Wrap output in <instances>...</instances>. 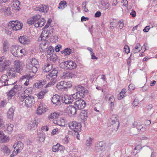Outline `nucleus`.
<instances>
[{
  "label": "nucleus",
  "instance_id": "nucleus-1",
  "mask_svg": "<svg viewBox=\"0 0 157 157\" xmlns=\"http://www.w3.org/2000/svg\"><path fill=\"white\" fill-rule=\"evenodd\" d=\"M13 55L16 57H21L25 56L26 53L25 49H22L21 47L18 45L12 46L10 50Z\"/></svg>",
  "mask_w": 157,
  "mask_h": 157
},
{
  "label": "nucleus",
  "instance_id": "nucleus-2",
  "mask_svg": "<svg viewBox=\"0 0 157 157\" xmlns=\"http://www.w3.org/2000/svg\"><path fill=\"white\" fill-rule=\"evenodd\" d=\"M25 95V94H22L21 95L20 100L23 101L25 100V105L27 108H30L32 105L35 102L34 97L32 96H29Z\"/></svg>",
  "mask_w": 157,
  "mask_h": 157
},
{
  "label": "nucleus",
  "instance_id": "nucleus-3",
  "mask_svg": "<svg viewBox=\"0 0 157 157\" xmlns=\"http://www.w3.org/2000/svg\"><path fill=\"white\" fill-rule=\"evenodd\" d=\"M75 88L77 92L74 94L75 95L77 99L83 98L84 96L88 92V90H85V88L81 86H75Z\"/></svg>",
  "mask_w": 157,
  "mask_h": 157
},
{
  "label": "nucleus",
  "instance_id": "nucleus-4",
  "mask_svg": "<svg viewBox=\"0 0 157 157\" xmlns=\"http://www.w3.org/2000/svg\"><path fill=\"white\" fill-rule=\"evenodd\" d=\"M8 25L10 28L9 29L11 28L13 30L15 31H17L21 29L23 26L22 24L18 22L17 20L12 21L9 22Z\"/></svg>",
  "mask_w": 157,
  "mask_h": 157
},
{
  "label": "nucleus",
  "instance_id": "nucleus-5",
  "mask_svg": "<svg viewBox=\"0 0 157 157\" xmlns=\"http://www.w3.org/2000/svg\"><path fill=\"white\" fill-rule=\"evenodd\" d=\"M69 126L70 128L74 132H78L81 130V125L80 124L74 121L69 123Z\"/></svg>",
  "mask_w": 157,
  "mask_h": 157
},
{
  "label": "nucleus",
  "instance_id": "nucleus-6",
  "mask_svg": "<svg viewBox=\"0 0 157 157\" xmlns=\"http://www.w3.org/2000/svg\"><path fill=\"white\" fill-rule=\"evenodd\" d=\"M48 110L47 107L43 102H40L36 110V113L41 115L45 113Z\"/></svg>",
  "mask_w": 157,
  "mask_h": 157
},
{
  "label": "nucleus",
  "instance_id": "nucleus-7",
  "mask_svg": "<svg viewBox=\"0 0 157 157\" xmlns=\"http://www.w3.org/2000/svg\"><path fill=\"white\" fill-rule=\"evenodd\" d=\"M77 99L75 95L74 94L69 95H66L62 98V101L66 104H70Z\"/></svg>",
  "mask_w": 157,
  "mask_h": 157
},
{
  "label": "nucleus",
  "instance_id": "nucleus-8",
  "mask_svg": "<svg viewBox=\"0 0 157 157\" xmlns=\"http://www.w3.org/2000/svg\"><path fill=\"white\" fill-rule=\"evenodd\" d=\"M11 64L10 60H7L6 58L2 56L0 59V68L3 70L5 68Z\"/></svg>",
  "mask_w": 157,
  "mask_h": 157
},
{
  "label": "nucleus",
  "instance_id": "nucleus-9",
  "mask_svg": "<svg viewBox=\"0 0 157 157\" xmlns=\"http://www.w3.org/2000/svg\"><path fill=\"white\" fill-rule=\"evenodd\" d=\"M18 40L21 44L25 45H28L30 42V38L26 35L20 36L18 37Z\"/></svg>",
  "mask_w": 157,
  "mask_h": 157
},
{
  "label": "nucleus",
  "instance_id": "nucleus-10",
  "mask_svg": "<svg viewBox=\"0 0 157 157\" xmlns=\"http://www.w3.org/2000/svg\"><path fill=\"white\" fill-rule=\"evenodd\" d=\"M58 72L57 70L53 69L52 71L46 75V78L51 80L55 79L57 75Z\"/></svg>",
  "mask_w": 157,
  "mask_h": 157
},
{
  "label": "nucleus",
  "instance_id": "nucleus-11",
  "mask_svg": "<svg viewBox=\"0 0 157 157\" xmlns=\"http://www.w3.org/2000/svg\"><path fill=\"white\" fill-rule=\"evenodd\" d=\"M86 102L82 99L78 100L75 101V105L77 109H81L84 108L86 105Z\"/></svg>",
  "mask_w": 157,
  "mask_h": 157
},
{
  "label": "nucleus",
  "instance_id": "nucleus-12",
  "mask_svg": "<svg viewBox=\"0 0 157 157\" xmlns=\"http://www.w3.org/2000/svg\"><path fill=\"white\" fill-rule=\"evenodd\" d=\"M105 147V143L103 141L97 142L95 145V149L97 151H102Z\"/></svg>",
  "mask_w": 157,
  "mask_h": 157
},
{
  "label": "nucleus",
  "instance_id": "nucleus-13",
  "mask_svg": "<svg viewBox=\"0 0 157 157\" xmlns=\"http://www.w3.org/2000/svg\"><path fill=\"white\" fill-rule=\"evenodd\" d=\"M64 65L67 68L70 70L74 69L77 66L75 62L71 60L65 62Z\"/></svg>",
  "mask_w": 157,
  "mask_h": 157
},
{
  "label": "nucleus",
  "instance_id": "nucleus-14",
  "mask_svg": "<svg viewBox=\"0 0 157 157\" xmlns=\"http://www.w3.org/2000/svg\"><path fill=\"white\" fill-rule=\"evenodd\" d=\"M33 9L36 11H38L41 12L47 13L48 10V7L46 6L41 5L37 7L34 6Z\"/></svg>",
  "mask_w": 157,
  "mask_h": 157
},
{
  "label": "nucleus",
  "instance_id": "nucleus-15",
  "mask_svg": "<svg viewBox=\"0 0 157 157\" xmlns=\"http://www.w3.org/2000/svg\"><path fill=\"white\" fill-rule=\"evenodd\" d=\"M18 86L17 85H15L13 87V88L8 92L7 94L8 99H10L17 92L18 89Z\"/></svg>",
  "mask_w": 157,
  "mask_h": 157
},
{
  "label": "nucleus",
  "instance_id": "nucleus-16",
  "mask_svg": "<svg viewBox=\"0 0 157 157\" xmlns=\"http://www.w3.org/2000/svg\"><path fill=\"white\" fill-rule=\"evenodd\" d=\"M8 76L6 75H3L1 76L0 80L2 83H4L3 85L4 86L14 84V83L12 84L8 83Z\"/></svg>",
  "mask_w": 157,
  "mask_h": 157
},
{
  "label": "nucleus",
  "instance_id": "nucleus-17",
  "mask_svg": "<svg viewBox=\"0 0 157 157\" xmlns=\"http://www.w3.org/2000/svg\"><path fill=\"white\" fill-rule=\"evenodd\" d=\"M14 64L16 71L18 73H20L22 68V62L19 60H15L14 62Z\"/></svg>",
  "mask_w": 157,
  "mask_h": 157
},
{
  "label": "nucleus",
  "instance_id": "nucleus-18",
  "mask_svg": "<svg viewBox=\"0 0 157 157\" xmlns=\"http://www.w3.org/2000/svg\"><path fill=\"white\" fill-rule=\"evenodd\" d=\"M39 46L42 51H44L49 46V42L47 40H41Z\"/></svg>",
  "mask_w": 157,
  "mask_h": 157
},
{
  "label": "nucleus",
  "instance_id": "nucleus-19",
  "mask_svg": "<svg viewBox=\"0 0 157 157\" xmlns=\"http://www.w3.org/2000/svg\"><path fill=\"white\" fill-rule=\"evenodd\" d=\"M67 110L69 114L71 116H74L76 113V108L73 105H69L67 107Z\"/></svg>",
  "mask_w": 157,
  "mask_h": 157
},
{
  "label": "nucleus",
  "instance_id": "nucleus-20",
  "mask_svg": "<svg viewBox=\"0 0 157 157\" xmlns=\"http://www.w3.org/2000/svg\"><path fill=\"white\" fill-rule=\"evenodd\" d=\"M26 68L29 72L36 73L37 71V68L36 66H34L29 62L26 65Z\"/></svg>",
  "mask_w": 157,
  "mask_h": 157
},
{
  "label": "nucleus",
  "instance_id": "nucleus-21",
  "mask_svg": "<svg viewBox=\"0 0 157 157\" xmlns=\"http://www.w3.org/2000/svg\"><path fill=\"white\" fill-rule=\"evenodd\" d=\"M13 147L14 149L16 150L17 151L19 152V151L21 150L24 147L23 144L21 141L17 142V144L13 145Z\"/></svg>",
  "mask_w": 157,
  "mask_h": 157
},
{
  "label": "nucleus",
  "instance_id": "nucleus-22",
  "mask_svg": "<svg viewBox=\"0 0 157 157\" xmlns=\"http://www.w3.org/2000/svg\"><path fill=\"white\" fill-rule=\"evenodd\" d=\"M60 97L58 95L56 94L53 96L52 101L54 104L58 105L60 104Z\"/></svg>",
  "mask_w": 157,
  "mask_h": 157
},
{
  "label": "nucleus",
  "instance_id": "nucleus-23",
  "mask_svg": "<svg viewBox=\"0 0 157 157\" xmlns=\"http://www.w3.org/2000/svg\"><path fill=\"white\" fill-rule=\"evenodd\" d=\"M133 126L134 127H136L138 130H139L142 132L146 130V128L144 127H143L140 123L136 121H135L133 123Z\"/></svg>",
  "mask_w": 157,
  "mask_h": 157
},
{
  "label": "nucleus",
  "instance_id": "nucleus-24",
  "mask_svg": "<svg viewBox=\"0 0 157 157\" xmlns=\"http://www.w3.org/2000/svg\"><path fill=\"white\" fill-rule=\"evenodd\" d=\"M1 11L2 13L7 15H10L11 14L10 8L5 6L1 7Z\"/></svg>",
  "mask_w": 157,
  "mask_h": 157
},
{
  "label": "nucleus",
  "instance_id": "nucleus-25",
  "mask_svg": "<svg viewBox=\"0 0 157 157\" xmlns=\"http://www.w3.org/2000/svg\"><path fill=\"white\" fill-rule=\"evenodd\" d=\"M16 71L14 68H11L7 73V75L10 78L15 77L16 76Z\"/></svg>",
  "mask_w": 157,
  "mask_h": 157
},
{
  "label": "nucleus",
  "instance_id": "nucleus-26",
  "mask_svg": "<svg viewBox=\"0 0 157 157\" xmlns=\"http://www.w3.org/2000/svg\"><path fill=\"white\" fill-rule=\"evenodd\" d=\"M51 33L50 32H47L46 31H42L40 36V40H46V39L48 37V36Z\"/></svg>",
  "mask_w": 157,
  "mask_h": 157
},
{
  "label": "nucleus",
  "instance_id": "nucleus-27",
  "mask_svg": "<svg viewBox=\"0 0 157 157\" xmlns=\"http://www.w3.org/2000/svg\"><path fill=\"white\" fill-rule=\"evenodd\" d=\"M52 65L49 63H46L42 67L43 70L44 72H49L52 69Z\"/></svg>",
  "mask_w": 157,
  "mask_h": 157
},
{
  "label": "nucleus",
  "instance_id": "nucleus-28",
  "mask_svg": "<svg viewBox=\"0 0 157 157\" xmlns=\"http://www.w3.org/2000/svg\"><path fill=\"white\" fill-rule=\"evenodd\" d=\"M88 111L86 110H83L81 111L80 113L81 118L83 121L86 120L88 117Z\"/></svg>",
  "mask_w": 157,
  "mask_h": 157
},
{
  "label": "nucleus",
  "instance_id": "nucleus-29",
  "mask_svg": "<svg viewBox=\"0 0 157 157\" xmlns=\"http://www.w3.org/2000/svg\"><path fill=\"white\" fill-rule=\"evenodd\" d=\"M47 81L46 79H45L41 80L38 82L35 83V85L36 88H40L43 86L46 83Z\"/></svg>",
  "mask_w": 157,
  "mask_h": 157
},
{
  "label": "nucleus",
  "instance_id": "nucleus-30",
  "mask_svg": "<svg viewBox=\"0 0 157 157\" xmlns=\"http://www.w3.org/2000/svg\"><path fill=\"white\" fill-rule=\"evenodd\" d=\"M15 109V108L13 106H12L9 109L7 113L8 117L9 118L13 119Z\"/></svg>",
  "mask_w": 157,
  "mask_h": 157
},
{
  "label": "nucleus",
  "instance_id": "nucleus-31",
  "mask_svg": "<svg viewBox=\"0 0 157 157\" xmlns=\"http://www.w3.org/2000/svg\"><path fill=\"white\" fill-rule=\"evenodd\" d=\"M45 22L46 21L44 18H42L34 24L35 27L36 28L42 27L44 26Z\"/></svg>",
  "mask_w": 157,
  "mask_h": 157
},
{
  "label": "nucleus",
  "instance_id": "nucleus-32",
  "mask_svg": "<svg viewBox=\"0 0 157 157\" xmlns=\"http://www.w3.org/2000/svg\"><path fill=\"white\" fill-rule=\"evenodd\" d=\"M110 126L111 127L112 131H117L118 129L119 126V121H117L115 123H111Z\"/></svg>",
  "mask_w": 157,
  "mask_h": 157
},
{
  "label": "nucleus",
  "instance_id": "nucleus-33",
  "mask_svg": "<svg viewBox=\"0 0 157 157\" xmlns=\"http://www.w3.org/2000/svg\"><path fill=\"white\" fill-rule=\"evenodd\" d=\"M13 6L16 10H19L21 9L20 2L18 0H13Z\"/></svg>",
  "mask_w": 157,
  "mask_h": 157
},
{
  "label": "nucleus",
  "instance_id": "nucleus-34",
  "mask_svg": "<svg viewBox=\"0 0 157 157\" xmlns=\"http://www.w3.org/2000/svg\"><path fill=\"white\" fill-rule=\"evenodd\" d=\"M1 151H3L5 154L8 155L10 153V150L5 145H2L1 147Z\"/></svg>",
  "mask_w": 157,
  "mask_h": 157
},
{
  "label": "nucleus",
  "instance_id": "nucleus-35",
  "mask_svg": "<svg viewBox=\"0 0 157 157\" xmlns=\"http://www.w3.org/2000/svg\"><path fill=\"white\" fill-rule=\"evenodd\" d=\"M73 74L72 73L64 72L62 74V78L65 79L71 78L73 76Z\"/></svg>",
  "mask_w": 157,
  "mask_h": 157
},
{
  "label": "nucleus",
  "instance_id": "nucleus-36",
  "mask_svg": "<svg viewBox=\"0 0 157 157\" xmlns=\"http://www.w3.org/2000/svg\"><path fill=\"white\" fill-rule=\"evenodd\" d=\"M47 92L46 90H42L37 95V97L38 99H42L45 95V94Z\"/></svg>",
  "mask_w": 157,
  "mask_h": 157
},
{
  "label": "nucleus",
  "instance_id": "nucleus-37",
  "mask_svg": "<svg viewBox=\"0 0 157 157\" xmlns=\"http://www.w3.org/2000/svg\"><path fill=\"white\" fill-rule=\"evenodd\" d=\"M117 116L116 115H113L110 117V123H115L117 121H119L118 120Z\"/></svg>",
  "mask_w": 157,
  "mask_h": 157
},
{
  "label": "nucleus",
  "instance_id": "nucleus-38",
  "mask_svg": "<svg viewBox=\"0 0 157 157\" xmlns=\"http://www.w3.org/2000/svg\"><path fill=\"white\" fill-rule=\"evenodd\" d=\"M36 126L37 125L35 122H31L28 125L27 128L28 129L30 130H34L35 129V128L36 127Z\"/></svg>",
  "mask_w": 157,
  "mask_h": 157
},
{
  "label": "nucleus",
  "instance_id": "nucleus-39",
  "mask_svg": "<svg viewBox=\"0 0 157 157\" xmlns=\"http://www.w3.org/2000/svg\"><path fill=\"white\" fill-rule=\"evenodd\" d=\"M0 138V143H5L8 141L9 139V137L3 134Z\"/></svg>",
  "mask_w": 157,
  "mask_h": 157
},
{
  "label": "nucleus",
  "instance_id": "nucleus-40",
  "mask_svg": "<svg viewBox=\"0 0 157 157\" xmlns=\"http://www.w3.org/2000/svg\"><path fill=\"white\" fill-rule=\"evenodd\" d=\"M61 52L64 56H66L71 54V50L70 48H67L65 49L64 50L61 51Z\"/></svg>",
  "mask_w": 157,
  "mask_h": 157
},
{
  "label": "nucleus",
  "instance_id": "nucleus-41",
  "mask_svg": "<svg viewBox=\"0 0 157 157\" xmlns=\"http://www.w3.org/2000/svg\"><path fill=\"white\" fill-rule=\"evenodd\" d=\"M67 6V4L65 1H61L59 3L58 8L59 9H63Z\"/></svg>",
  "mask_w": 157,
  "mask_h": 157
},
{
  "label": "nucleus",
  "instance_id": "nucleus-42",
  "mask_svg": "<svg viewBox=\"0 0 157 157\" xmlns=\"http://www.w3.org/2000/svg\"><path fill=\"white\" fill-rule=\"evenodd\" d=\"M59 116V114L56 112H54L52 113L50 116H49V117L51 119H55L57 118Z\"/></svg>",
  "mask_w": 157,
  "mask_h": 157
},
{
  "label": "nucleus",
  "instance_id": "nucleus-43",
  "mask_svg": "<svg viewBox=\"0 0 157 157\" xmlns=\"http://www.w3.org/2000/svg\"><path fill=\"white\" fill-rule=\"evenodd\" d=\"M30 73L28 74L27 75H25L22 76V78L24 79V78H31L33 77L36 73H34L31 72H29Z\"/></svg>",
  "mask_w": 157,
  "mask_h": 157
},
{
  "label": "nucleus",
  "instance_id": "nucleus-44",
  "mask_svg": "<svg viewBox=\"0 0 157 157\" xmlns=\"http://www.w3.org/2000/svg\"><path fill=\"white\" fill-rule=\"evenodd\" d=\"M29 62L34 66L37 65L38 63L37 60L35 58L30 59Z\"/></svg>",
  "mask_w": 157,
  "mask_h": 157
},
{
  "label": "nucleus",
  "instance_id": "nucleus-45",
  "mask_svg": "<svg viewBox=\"0 0 157 157\" xmlns=\"http://www.w3.org/2000/svg\"><path fill=\"white\" fill-rule=\"evenodd\" d=\"M54 52V49L53 47L51 46H50L48 50L46 51V53L48 55H50L51 54H53L52 53Z\"/></svg>",
  "mask_w": 157,
  "mask_h": 157
},
{
  "label": "nucleus",
  "instance_id": "nucleus-46",
  "mask_svg": "<svg viewBox=\"0 0 157 157\" xmlns=\"http://www.w3.org/2000/svg\"><path fill=\"white\" fill-rule=\"evenodd\" d=\"M57 56L55 54H52L49 57L50 61L55 62L57 59Z\"/></svg>",
  "mask_w": 157,
  "mask_h": 157
},
{
  "label": "nucleus",
  "instance_id": "nucleus-47",
  "mask_svg": "<svg viewBox=\"0 0 157 157\" xmlns=\"http://www.w3.org/2000/svg\"><path fill=\"white\" fill-rule=\"evenodd\" d=\"M64 81H61L58 83L57 87L58 89H61L64 88Z\"/></svg>",
  "mask_w": 157,
  "mask_h": 157
},
{
  "label": "nucleus",
  "instance_id": "nucleus-48",
  "mask_svg": "<svg viewBox=\"0 0 157 157\" xmlns=\"http://www.w3.org/2000/svg\"><path fill=\"white\" fill-rule=\"evenodd\" d=\"M72 86V83L71 81L65 82L64 81V88H67L68 87H70Z\"/></svg>",
  "mask_w": 157,
  "mask_h": 157
},
{
  "label": "nucleus",
  "instance_id": "nucleus-49",
  "mask_svg": "<svg viewBox=\"0 0 157 157\" xmlns=\"http://www.w3.org/2000/svg\"><path fill=\"white\" fill-rule=\"evenodd\" d=\"M41 17L39 15H36V16H33V18L35 24L37 23V22L39 21V20L40 19Z\"/></svg>",
  "mask_w": 157,
  "mask_h": 157
},
{
  "label": "nucleus",
  "instance_id": "nucleus-50",
  "mask_svg": "<svg viewBox=\"0 0 157 157\" xmlns=\"http://www.w3.org/2000/svg\"><path fill=\"white\" fill-rule=\"evenodd\" d=\"M39 141L41 142H43L45 140V135L43 133H40L39 134Z\"/></svg>",
  "mask_w": 157,
  "mask_h": 157
},
{
  "label": "nucleus",
  "instance_id": "nucleus-51",
  "mask_svg": "<svg viewBox=\"0 0 157 157\" xmlns=\"http://www.w3.org/2000/svg\"><path fill=\"white\" fill-rule=\"evenodd\" d=\"M140 47V44H136V46L135 48L134 52L136 53L140 52L141 50V48Z\"/></svg>",
  "mask_w": 157,
  "mask_h": 157
},
{
  "label": "nucleus",
  "instance_id": "nucleus-52",
  "mask_svg": "<svg viewBox=\"0 0 157 157\" xmlns=\"http://www.w3.org/2000/svg\"><path fill=\"white\" fill-rule=\"evenodd\" d=\"M13 125L11 124H8L7 125V131L10 132H12L13 130Z\"/></svg>",
  "mask_w": 157,
  "mask_h": 157
},
{
  "label": "nucleus",
  "instance_id": "nucleus-53",
  "mask_svg": "<svg viewBox=\"0 0 157 157\" xmlns=\"http://www.w3.org/2000/svg\"><path fill=\"white\" fill-rule=\"evenodd\" d=\"M102 5L104 9L106 10L109 8L110 4L108 2H104V3L102 4Z\"/></svg>",
  "mask_w": 157,
  "mask_h": 157
},
{
  "label": "nucleus",
  "instance_id": "nucleus-54",
  "mask_svg": "<svg viewBox=\"0 0 157 157\" xmlns=\"http://www.w3.org/2000/svg\"><path fill=\"white\" fill-rule=\"evenodd\" d=\"M92 139L90 137L89 139L87 140L86 142V145L87 146H90L92 143Z\"/></svg>",
  "mask_w": 157,
  "mask_h": 157
},
{
  "label": "nucleus",
  "instance_id": "nucleus-55",
  "mask_svg": "<svg viewBox=\"0 0 157 157\" xmlns=\"http://www.w3.org/2000/svg\"><path fill=\"white\" fill-rule=\"evenodd\" d=\"M50 82H49L47 85L45 86V88L51 86L53 85L55 83L56 80L55 79H53Z\"/></svg>",
  "mask_w": 157,
  "mask_h": 157
},
{
  "label": "nucleus",
  "instance_id": "nucleus-56",
  "mask_svg": "<svg viewBox=\"0 0 157 157\" xmlns=\"http://www.w3.org/2000/svg\"><path fill=\"white\" fill-rule=\"evenodd\" d=\"M52 150L54 152H58L59 151L58 144H57L56 145L53 146L52 147Z\"/></svg>",
  "mask_w": 157,
  "mask_h": 157
},
{
  "label": "nucleus",
  "instance_id": "nucleus-57",
  "mask_svg": "<svg viewBox=\"0 0 157 157\" xmlns=\"http://www.w3.org/2000/svg\"><path fill=\"white\" fill-rule=\"evenodd\" d=\"M27 23L29 25H31L35 24V22L33 18H30L27 20Z\"/></svg>",
  "mask_w": 157,
  "mask_h": 157
},
{
  "label": "nucleus",
  "instance_id": "nucleus-58",
  "mask_svg": "<svg viewBox=\"0 0 157 157\" xmlns=\"http://www.w3.org/2000/svg\"><path fill=\"white\" fill-rule=\"evenodd\" d=\"M82 7L85 12H87L88 11V9L86 8V2H84L82 3Z\"/></svg>",
  "mask_w": 157,
  "mask_h": 157
},
{
  "label": "nucleus",
  "instance_id": "nucleus-59",
  "mask_svg": "<svg viewBox=\"0 0 157 157\" xmlns=\"http://www.w3.org/2000/svg\"><path fill=\"white\" fill-rule=\"evenodd\" d=\"M118 25H119L118 27L120 29H122L124 27V24L123 22V21L122 20H121L118 23Z\"/></svg>",
  "mask_w": 157,
  "mask_h": 157
},
{
  "label": "nucleus",
  "instance_id": "nucleus-60",
  "mask_svg": "<svg viewBox=\"0 0 157 157\" xmlns=\"http://www.w3.org/2000/svg\"><path fill=\"white\" fill-rule=\"evenodd\" d=\"M8 48V46L7 45V43L6 41H4L3 44V50L4 52H6L7 51Z\"/></svg>",
  "mask_w": 157,
  "mask_h": 157
},
{
  "label": "nucleus",
  "instance_id": "nucleus-61",
  "mask_svg": "<svg viewBox=\"0 0 157 157\" xmlns=\"http://www.w3.org/2000/svg\"><path fill=\"white\" fill-rule=\"evenodd\" d=\"M139 104V101L138 99L136 98L135 99L133 102V105L134 106H136Z\"/></svg>",
  "mask_w": 157,
  "mask_h": 157
},
{
  "label": "nucleus",
  "instance_id": "nucleus-62",
  "mask_svg": "<svg viewBox=\"0 0 157 157\" xmlns=\"http://www.w3.org/2000/svg\"><path fill=\"white\" fill-rule=\"evenodd\" d=\"M21 79H23V80H24V79H26V80L25 82L24 83V84L25 86H27L28 85V84H29V78H24V79H22L21 77Z\"/></svg>",
  "mask_w": 157,
  "mask_h": 157
},
{
  "label": "nucleus",
  "instance_id": "nucleus-63",
  "mask_svg": "<svg viewBox=\"0 0 157 157\" xmlns=\"http://www.w3.org/2000/svg\"><path fill=\"white\" fill-rule=\"evenodd\" d=\"M124 51L126 53H128L130 52V50L129 47L128 46L126 45L124 48Z\"/></svg>",
  "mask_w": 157,
  "mask_h": 157
},
{
  "label": "nucleus",
  "instance_id": "nucleus-64",
  "mask_svg": "<svg viewBox=\"0 0 157 157\" xmlns=\"http://www.w3.org/2000/svg\"><path fill=\"white\" fill-rule=\"evenodd\" d=\"M150 29V27L149 26H146L144 29L143 31L145 33H147L148 32Z\"/></svg>",
  "mask_w": 157,
  "mask_h": 157
}]
</instances>
